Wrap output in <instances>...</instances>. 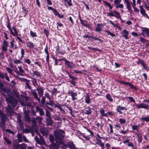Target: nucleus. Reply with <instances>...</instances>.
Masks as SVG:
<instances>
[{
    "instance_id": "obj_1",
    "label": "nucleus",
    "mask_w": 149,
    "mask_h": 149,
    "mask_svg": "<svg viewBox=\"0 0 149 149\" xmlns=\"http://www.w3.org/2000/svg\"><path fill=\"white\" fill-rule=\"evenodd\" d=\"M65 132L63 130L58 129L54 132V135L55 137L56 143L58 144H63V142L62 140L64 138V136L62 134H65Z\"/></svg>"
},
{
    "instance_id": "obj_2",
    "label": "nucleus",
    "mask_w": 149,
    "mask_h": 149,
    "mask_svg": "<svg viewBox=\"0 0 149 149\" xmlns=\"http://www.w3.org/2000/svg\"><path fill=\"white\" fill-rule=\"evenodd\" d=\"M6 100L8 102L10 103L13 107L16 105L17 101L11 96H9L6 98Z\"/></svg>"
},
{
    "instance_id": "obj_3",
    "label": "nucleus",
    "mask_w": 149,
    "mask_h": 149,
    "mask_svg": "<svg viewBox=\"0 0 149 149\" xmlns=\"http://www.w3.org/2000/svg\"><path fill=\"white\" fill-rule=\"evenodd\" d=\"M30 82H26V86L29 89H31V93L33 94V95L34 96V97L36 98L39 102L40 101V97L38 98V96L36 92L34 91H33L31 88V86L29 85Z\"/></svg>"
},
{
    "instance_id": "obj_4",
    "label": "nucleus",
    "mask_w": 149,
    "mask_h": 149,
    "mask_svg": "<svg viewBox=\"0 0 149 149\" xmlns=\"http://www.w3.org/2000/svg\"><path fill=\"white\" fill-rule=\"evenodd\" d=\"M35 139L38 144L42 145L44 144L45 143L44 139L42 136H40V139H39L37 136H36Z\"/></svg>"
},
{
    "instance_id": "obj_5",
    "label": "nucleus",
    "mask_w": 149,
    "mask_h": 149,
    "mask_svg": "<svg viewBox=\"0 0 149 149\" xmlns=\"http://www.w3.org/2000/svg\"><path fill=\"white\" fill-rule=\"evenodd\" d=\"M68 93L70 94L72 97V101L76 100L77 99L76 97L77 96V93H74L72 90H70L68 92Z\"/></svg>"
},
{
    "instance_id": "obj_6",
    "label": "nucleus",
    "mask_w": 149,
    "mask_h": 149,
    "mask_svg": "<svg viewBox=\"0 0 149 149\" xmlns=\"http://www.w3.org/2000/svg\"><path fill=\"white\" fill-rule=\"evenodd\" d=\"M137 108L138 109L142 108L146 109L149 107V105L145 103H142L140 104H136Z\"/></svg>"
},
{
    "instance_id": "obj_7",
    "label": "nucleus",
    "mask_w": 149,
    "mask_h": 149,
    "mask_svg": "<svg viewBox=\"0 0 149 149\" xmlns=\"http://www.w3.org/2000/svg\"><path fill=\"white\" fill-rule=\"evenodd\" d=\"M124 2L126 4V7L127 9L128 12H130L132 10L130 2L128 0H123Z\"/></svg>"
},
{
    "instance_id": "obj_8",
    "label": "nucleus",
    "mask_w": 149,
    "mask_h": 149,
    "mask_svg": "<svg viewBox=\"0 0 149 149\" xmlns=\"http://www.w3.org/2000/svg\"><path fill=\"white\" fill-rule=\"evenodd\" d=\"M36 111L39 112L40 116H44L45 115V113L43 109L39 106L36 107Z\"/></svg>"
},
{
    "instance_id": "obj_9",
    "label": "nucleus",
    "mask_w": 149,
    "mask_h": 149,
    "mask_svg": "<svg viewBox=\"0 0 149 149\" xmlns=\"http://www.w3.org/2000/svg\"><path fill=\"white\" fill-rule=\"evenodd\" d=\"M64 146L66 148L68 147L70 149H75L74 145L72 142H69L67 144H65Z\"/></svg>"
},
{
    "instance_id": "obj_10",
    "label": "nucleus",
    "mask_w": 149,
    "mask_h": 149,
    "mask_svg": "<svg viewBox=\"0 0 149 149\" xmlns=\"http://www.w3.org/2000/svg\"><path fill=\"white\" fill-rule=\"evenodd\" d=\"M40 132L44 136H47L49 134L48 130L46 128L42 127L40 129Z\"/></svg>"
},
{
    "instance_id": "obj_11",
    "label": "nucleus",
    "mask_w": 149,
    "mask_h": 149,
    "mask_svg": "<svg viewBox=\"0 0 149 149\" xmlns=\"http://www.w3.org/2000/svg\"><path fill=\"white\" fill-rule=\"evenodd\" d=\"M140 8V12L142 15L145 17L149 19V17L148 15L146 13V11L143 7L141 6H139Z\"/></svg>"
},
{
    "instance_id": "obj_12",
    "label": "nucleus",
    "mask_w": 149,
    "mask_h": 149,
    "mask_svg": "<svg viewBox=\"0 0 149 149\" xmlns=\"http://www.w3.org/2000/svg\"><path fill=\"white\" fill-rule=\"evenodd\" d=\"M122 34L123 36L126 39H128L129 38L128 36L129 35V32L125 29H124L122 32Z\"/></svg>"
},
{
    "instance_id": "obj_13",
    "label": "nucleus",
    "mask_w": 149,
    "mask_h": 149,
    "mask_svg": "<svg viewBox=\"0 0 149 149\" xmlns=\"http://www.w3.org/2000/svg\"><path fill=\"white\" fill-rule=\"evenodd\" d=\"M37 90L38 91V94L39 96L40 97L42 96L44 93L43 88L41 87L37 88Z\"/></svg>"
},
{
    "instance_id": "obj_14",
    "label": "nucleus",
    "mask_w": 149,
    "mask_h": 149,
    "mask_svg": "<svg viewBox=\"0 0 149 149\" xmlns=\"http://www.w3.org/2000/svg\"><path fill=\"white\" fill-rule=\"evenodd\" d=\"M65 63L70 68H73L74 66V65L72 63L65 60L64 59Z\"/></svg>"
},
{
    "instance_id": "obj_15",
    "label": "nucleus",
    "mask_w": 149,
    "mask_h": 149,
    "mask_svg": "<svg viewBox=\"0 0 149 149\" xmlns=\"http://www.w3.org/2000/svg\"><path fill=\"white\" fill-rule=\"evenodd\" d=\"M26 46L30 49L34 48V45L33 43L30 41L26 42Z\"/></svg>"
},
{
    "instance_id": "obj_16",
    "label": "nucleus",
    "mask_w": 149,
    "mask_h": 149,
    "mask_svg": "<svg viewBox=\"0 0 149 149\" xmlns=\"http://www.w3.org/2000/svg\"><path fill=\"white\" fill-rule=\"evenodd\" d=\"M91 109L89 107L85 108L84 111H85L84 113L85 114L87 115H89L91 113Z\"/></svg>"
},
{
    "instance_id": "obj_17",
    "label": "nucleus",
    "mask_w": 149,
    "mask_h": 149,
    "mask_svg": "<svg viewBox=\"0 0 149 149\" xmlns=\"http://www.w3.org/2000/svg\"><path fill=\"white\" fill-rule=\"evenodd\" d=\"M17 140L19 142H22L23 141V137L22 135L20 134L19 133L17 135Z\"/></svg>"
},
{
    "instance_id": "obj_18",
    "label": "nucleus",
    "mask_w": 149,
    "mask_h": 149,
    "mask_svg": "<svg viewBox=\"0 0 149 149\" xmlns=\"http://www.w3.org/2000/svg\"><path fill=\"white\" fill-rule=\"evenodd\" d=\"M53 11L55 15L58 16L60 18H61L63 17V15H60L56 9H54Z\"/></svg>"
},
{
    "instance_id": "obj_19",
    "label": "nucleus",
    "mask_w": 149,
    "mask_h": 149,
    "mask_svg": "<svg viewBox=\"0 0 149 149\" xmlns=\"http://www.w3.org/2000/svg\"><path fill=\"white\" fill-rule=\"evenodd\" d=\"M46 120L47 122V123L48 125H52V122L51 120V117L47 118Z\"/></svg>"
},
{
    "instance_id": "obj_20",
    "label": "nucleus",
    "mask_w": 149,
    "mask_h": 149,
    "mask_svg": "<svg viewBox=\"0 0 149 149\" xmlns=\"http://www.w3.org/2000/svg\"><path fill=\"white\" fill-rule=\"evenodd\" d=\"M13 146L14 149H19L20 148V144L13 143Z\"/></svg>"
},
{
    "instance_id": "obj_21",
    "label": "nucleus",
    "mask_w": 149,
    "mask_h": 149,
    "mask_svg": "<svg viewBox=\"0 0 149 149\" xmlns=\"http://www.w3.org/2000/svg\"><path fill=\"white\" fill-rule=\"evenodd\" d=\"M142 31L144 33H145L148 37H149V29L147 28H145L143 29Z\"/></svg>"
},
{
    "instance_id": "obj_22",
    "label": "nucleus",
    "mask_w": 149,
    "mask_h": 149,
    "mask_svg": "<svg viewBox=\"0 0 149 149\" xmlns=\"http://www.w3.org/2000/svg\"><path fill=\"white\" fill-rule=\"evenodd\" d=\"M106 98L110 102H112L113 101V99L111 97V95L108 94L106 96Z\"/></svg>"
},
{
    "instance_id": "obj_23",
    "label": "nucleus",
    "mask_w": 149,
    "mask_h": 149,
    "mask_svg": "<svg viewBox=\"0 0 149 149\" xmlns=\"http://www.w3.org/2000/svg\"><path fill=\"white\" fill-rule=\"evenodd\" d=\"M32 131V129L31 128L29 127V128H26L23 131L24 133H28L29 132H31Z\"/></svg>"
},
{
    "instance_id": "obj_24",
    "label": "nucleus",
    "mask_w": 149,
    "mask_h": 149,
    "mask_svg": "<svg viewBox=\"0 0 149 149\" xmlns=\"http://www.w3.org/2000/svg\"><path fill=\"white\" fill-rule=\"evenodd\" d=\"M85 102L87 104H89L90 102V97L88 95H87L85 97Z\"/></svg>"
},
{
    "instance_id": "obj_25",
    "label": "nucleus",
    "mask_w": 149,
    "mask_h": 149,
    "mask_svg": "<svg viewBox=\"0 0 149 149\" xmlns=\"http://www.w3.org/2000/svg\"><path fill=\"white\" fill-rule=\"evenodd\" d=\"M104 111V110L102 109L100 110V113L102 116L107 117V114L105 113Z\"/></svg>"
},
{
    "instance_id": "obj_26",
    "label": "nucleus",
    "mask_w": 149,
    "mask_h": 149,
    "mask_svg": "<svg viewBox=\"0 0 149 149\" xmlns=\"http://www.w3.org/2000/svg\"><path fill=\"white\" fill-rule=\"evenodd\" d=\"M66 73L68 74V75L69 77H70V78L71 79H72V81H74V80H76L77 79V77L73 76L71 75L68 72H67Z\"/></svg>"
},
{
    "instance_id": "obj_27",
    "label": "nucleus",
    "mask_w": 149,
    "mask_h": 149,
    "mask_svg": "<svg viewBox=\"0 0 149 149\" xmlns=\"http://www.w3.org/2000/svg\"><path fill=\"white\" fill-rule=\"evenodd\" d=\"M3 139L6 142L8 145H11L12 141L6 137H4Z\"/></svg>"
},
{
    "instance_id": "obj_28",
    "label": "nucleus",
    "mask_w": 149,
    "mask_h": 149,
    "mask_svg": "<svg viewBox=\"0 0 149 149\" xmlns=\"http://www.w3.org/2000/svg\"><path fill=\"white\" fill-rule=\"evenodd\" d=\"M101 25L99 24H97V26L95 30L96 31L98 32L101 31H102L101 28L100 26Z\"/></svg>"
},
{
    "instance_id": "obj_29",
    "label": "nucleus",
    "mask_w": 149,
    "mask_h": 149,
    "mask_svg": "<svg viewBox=\"0 0 149 149\" xmlns=\"http://www.w3.org/2000/svg\"><path fill=\"white\" fill-rule=\"evenodd\" d=\"M97 144L103 147L104 146V144L102 142V141L100 139H97Z\"/></svg>"
},
{
    "instance_id": "obj_30",
    "label": "nucleus",
    "mask_w": 149,
    "mask_h": 149,
    "mask_svg": "<svg viewBox=\"0 0 149 149\" xmlns=\"http://www.w3.org/2000/svg\"><path fill=\"white\" fill-rule=\"evenodd\" d=\"M104 2L106 6L108 7L110 9H111L112 8L113 6H111L110 4L109 3V2L106 1H104Z\"/></svg>"
},
{
    "instance_id": "obj_31",
    "label": "nucleus",
    "mask_w": 149,
    "mask_h": 149,
    "mask_svg": "<svg viewBox=\"0 0 149 149\" xmlns=\"http://www.w3.org/2000/svg\"><path fill=\"white\" fill-rule=\"evenodd\" d=\"M26 145L24 143L20 144V149H26Z\"/></svg>"
},
{
    "instance_id": "obj_32",
    "label": "nucleus",
    "mask_w": 149,
    "mask_h": 149,
    "mask_svg": "<svg viewBox=\"0 0 149 149\" xmlns=\"http://www.w3.org/2000/svg\"><path fill=\"white\" fill-rule=\"evenodd\" d=\"M137 136L138 137L137 140L138 142L139 143H140L142 141V136L141 134H137Z\"/></svg>"
},
{
    "instance_id": "obj_33",
    "label": "nucleus",
    "mask_w": 149,
    "mask_h": 149,
    "mask_svg": "<svg viewBox=\"0 0 149 149\" xmlns=\"http://www.w3.org/2000/svg\"><path fill=\"white\" fill-rule=\"evenodd\" d=\"M46 112L45 116L46 117H51V113L47 109H45Z\"/></svg>"
},
{
    "instance_id": "obj_34",
    "label": "nucleus",
    "mask_w": 149,
    "mask_h": 149,
    "mask_svg": "<svg viewBox=\"0 0 149 149\" xmlns=\"http://www.w3.org/2000/svg\"><path fill=\"white\" fill-rule=\"evenodd\" d=\"M6 115L3 113L0 115L1 119L2 121L5 120L6 119Z\"/></svg>"
},
{
    "instance_id": "obj_35",
    "label": "nucleus",
    "mask_w": 149,
    "mask_h": 149,
    "mask_svg": "<svg viewBox=\"0 0 149 149\" xmlns=\"http://www.w3.org/2000/svg\"><path fill=\"white\" fill-rule=\"evenodd\" d=\"M113 13H114L115 15H116L115 17L116 18H120V13L119 12L114 11H113Z\"/></svg>"
},
{
    "instance_id": "obj_36",
    "label": "nucleus",
    "mask_w": 149,
    "mask_h": 149,
    "mask_svg": "<svg viewBox=\"0 0 149 149\" xmlns=\"http://www.w3.org/2000/svg\"><path fill=\"white\" fill-rule=\"evenodd\" d=\"M141 120H144L146 121H149V117L146 116L145 117H142L141 118Z\"/></svg>"
},
{
    "instance_id": "obj_37",
    "label": "nucleus",
    "mask_w": 149,
    "mask_h": 149,
    "mask_svg": "<svg viewBox=\"0 0 149 149\" xmlns=\"http://www.w3.org/2000/svg\"><path fill=\"white\" fill-rule=\"evenodd\" d=\"M49 139L50 141L51 142H53L54 141V137L53 135H49Z\"/></svg>"
},
{
    "instance_id": "obj_38",
    "label": "nucleus",
    "mask_w": 149,
    "mask_h": 149,
    "mask_svg": "<svg viewBox=\"0 0 149 149\" xmlns=\"http://www.w3.org/2000/svg\"><path fill=\"white\" fill-rule=\"evenodd\" d=\"M14 40H13L12 41L10 42V46H9V47L10 48L12 49H14Z\"/></svg>"
},
{
    "instance_id": "obj_39",
    "label": "nucleus",
    "mask_w": 149,
    "mask_h": 149,
    "mask_svg": "<svg viewBox=\"0 0 149 149\" xmlns=\"http://www.w3.org/2000/svg\"><path fill=\"white\" fill-rule=\"evenodd\" d=\"M8 42L6 40H4L3 42V45L8 47Z\"/></svg>"
},
{
    "instance_id": "obj_40",
    "label": "nucleus",
    "mask_w": 149,
    "mask_h": 149,
    "mask_svg": "<svg viewBox=\"0 0 149 149\" xmlns=\"http://www.w3.org/2000/svg\"><path fill=\"white\" fill-rule=\"evenodd\" d=\"M124 7V6L122 4H116V8H123Z\"/></svg>"
},
{
    "instance_id": "obj_41",
    "label": "nucleus",
    "mask_w": 149,
    "mask_h": 149,
    "mask_svg": "<svg viewBox=\"0 0 149 149\" xmlns=\"http://www.w3.org/2000/svg\"><path fill=\"white\" fill-rule=\"evenodd\" d=\"M42 119L43 118H42L40 116H37L36 117V119L38 121L39 123L41 122Z\"/></svg>"
},
{
    "instance_id": "obj_42",
    "label": "nucleus",
    "mask_w": 149,
    "mask_h": 149,
    "mask_svg": "<svg viewBox=\"0 0 149 149\" xmlns=\"http://www.w3.org/2000/svg\"><path fill=\"white\" fill-rule=\"evenodd\" d=\"M91 38L92 39H93L95 40H97L99 42H102V41L101 39H100V38H95L94 37H91Z\"/></svg>"
},
{
    "instance_id": "obj_43",
    "label": "nucleus",
    "mask_w": 149,
    "mask_h": 149,
    "mask_svg": "<svg viewBox=\"0 0 149 149\" xmlns=\"http://www.w3.org/2000/svg\"><path fill=\"white\" fill-rule=\"evenodd\" d=\"M18 67L19 68V72H21V73H24V70L22 68V67L21 66H18Z\"/></svg>"
},
{
    "instance_id": "obj_44",
    "label": "nucleus",
    "mask_w": 149,
    "mask_h": 149,
    "mask_svg": "<svg viewBox=\"0 0 149 149\" xmlns=\"http://www.w3.org/2000/svg\"><path fill=\"white\" fill-rule=\"evenodd\" d=\"M119 121L120 123L122 124H124L126 122L125 120V119L121 118L119 119Z\"/></svg>"
},
{
    "instance_id": "obj_45",
    "label": "nucleus",
    "mask_w": 149,
    "mask_h": 149,
    "mask_svg": "<svg viewBox=\"0 0 149 149\" xmlns=\"http://www.w3.org/2000/svg\"><path fill=\"white\" fill-rule=\"evenodd\" d=\"M6 69L7 71L10 74H12L13 72L12 70L10 68L7 67Z\"/></svg>"
},
{
    "instance_id": "obj_46",
    "label": "nucleus",
    "mask_w": 149,
    "mask_h": 149,
    "mask_svg": "<svg viewBox=\"0 0 149 149\" xmlns=\"http://www.w3.org/2000/svg\"><path fill=\"white\" fill-rule=\"evenodd\" d=\"M107 16H111L115 17L116 16V15H115L114 13H113V11L112 12H110L109 13L107 14Z\"/></svg>"
},
{
    "instance_id": "obj_47",
    "label": "nucleus",
    "mask_w": 149,
    "mask_h": 149,
    "mask_svg": "<svg viewBox=\"0 0 149 149\" xmlns=\"http://www.w3.org/2000/svg\"><path fill=\"white\" fill-rule=\"evenodd\" d=\"M3 84L1 83H0V88L4 92H6V90L3 88Z\"/></svg>"
},
{
    "instance_id": "obj_48",
    "label": "nucleus",
    "mask_w": 149,
    "mask_h": 149,
    "mask_svg": "<svg viewBox=\"0 0 149 149\" xmlns=\"http://www.w3.org/2000/svg\"><path fill=\"white\" fill-rule=\"evenodd\" d=\"M33 74L36 76L37 77H40V74L37 72L34 71L33 72Z\"/></svg>"
},
{
    "instance_id": "obj_49",
    "label": "nucleus",
    "mask_w": 149,
    "mask_h": 149,
    "mask_svg": "<svg viewBox=\"0 0 149 149\" xmlns=\"http://www.w3.org/2000/svg\"><path fill=\"white\" fill-rule=\"evenodd\" d=\"M88 48L89 49L93 50H95V51H100V50L99 49H98L97 48H94V47H88Z\"/></svg>"
},
{
    "instance_id": "obj_50",
    "label": "nucleus",
    "mask_w": 149,
    "mask_h": 149,
    "mask_svg": "<svg viewBox=\"0 0 149 149\" xmlns=\"http://www.w3.org/2000/svg\"><path fill=\"white\" fill-rule=\"evenodd\" d=\"M13 29L14 31V36H17L18 35V33L17 32L15 28V27H13Z\"/></svg>"
},
{
    "instance_id": "obj_51",
    "label": "nucleus",
    "mask_w": 149,
    "mask_h": 149,
    "mask_svg": "<svg viewBox=\"0 0 149 149\" xmlns=\"http://www.w3.org/2000/svg\"><path fill=\"white\" fill-rule=\"evenodd\" d=\"M8 111L10 113H12L13 112V109L10 107H9L8 109Z\"/></svg>"
},
{
    "instance_id": "obj_52",
    "label": "nucleus",
    "mask_w": 149,
    "mask_h": 149,
    "mask_svg": "<svg viewBox=\"0 0 149 149\" xmlns=\"http://www.w3.org/2000/svg\"><path fill=\"white\" fill-rule=\"evenodd\" d=\"M134 12L138 13L139 12V10L136 7V6H132Z\"/></svg>"
},
{
    "instance_id": "obj_53",
    "label": "nucleus",
    "mask_w": 149,
    "mask_h": 149,
    "mask_svg": "<svg viewBox=\"0 0 149 149\" xmlns=\"http://www.w3.org/2000/svg\"><path fill=\"white\" fill-rule=\"evenodd\" d=\"M49 102L48 103V104L51 106H53L54 104L53 102L51 100L50 98L49 99Z\"/></svg>"
},
{
    "instance_id": "obj_54",
    "label": "nucleus",
    "mask_w": 149,
    "mask_h": 149,
    "mask_svg": "<svg viewBox=\"0 0 149 149\" xmlns=\"http://www.w3.org/2000/svg\"><path fill=\"white\" fill-rule=\"evenodd\" d=\"M1 48L2 49V52H6L7 50V47L3 46V45H2L1 46Z\"/></svg>"
},
{
    "instance_id": "obj_55",
    "label": "nucleus",
    "mask_w": 149,
    "mask_h": 149,
    "mask_svg": "<svg viewBox=\"0 0 149 149\" xmlns=\"http://www.w3.org/2000/svg\"><path fill=\"white\" fill-rule=\"evenodd\" d=\"M122 0H114V3L116 5L119 4L121 2Z\"/></svg>"
},
{
    "instance_id": "obj_56",
    "label": "nucleus",
    "mask_w": 149,
    "mask_h": 149,
    "mask_svg": "<svg viewBox=\"0 0 149 149\" xmlns=\"http://www.w3.org/2000/svg\"><path fill=\"white\" fill-rule=\"evenodd\" d=\"M112 37H114L115 36V35L113 33L111 32L108 31H106Z\"/></svg>"
},
{
    "instance_id": "obj_57",
    "label": "nucleus",
    "mask_w": 149,
    "mask_h": 149,
    "mask_svg": "<svg viewBox=\"0 0 149 149\" xmlns=\"http://www.w3.org/2000/svg\"><path fill=\"white\" fill-rule=\"evenodd\" d=\"M127 98H128L130 101L131 102H132L134 103H135V100H134L133 99V97H127Z\"/></svg>"
},
{
    "instance_id": "obj_58",
    "label": "nucleus",
    "mask_w": 149,
    "mask_h": 149,
    "mask_svg": "<svg viewBox=\"0 0 149 149\" xmlns=\"http://www.w3.org/2000/svg\"><path fill=\"white\" fill-rule=\"evenodd\" d=\"M127 146L128 147H131L132 148L134 147V146L133 143L130 142H129L127 144Z\"/></svg>"
},
{
    "instance_id": "obj_59",
    "label": "nucleus",
    "mask_w": 149,
    "mask_h": 149,
    "mask_svg": "<svg viewBox=\"0 0 149 149\" xmlns=\"http://www.w3.org/2000/svg\"><path fill=\"white\" fill-rule=\"evenodd\" d=\"M139 128L137 125H133L132 126V128L133 130H137Z\"/></svg>"
},
{
    "instance_id": "obj_60",
    "label": "nucleus",
    "mask_w": 149,
    "mask_h": 149,
    "mask_svg": "<svg viewBox=\"0 0 149 149\" xmlns=\"http://www.w3.org/2000/svg\"><path fill=\"white\" fill-rule=\"evenodd\" d=\"M120 105L119 106L117 107V108L116 109V111H117L118 112H119L120 114H121L122 113V112L120 111Z\"/></svg>"
},
{
    "instance_id": "obj_61",
    "label": "nucleus",
    "mask_w": 149,
    "mask_h": 149,
    "mask_svg": "<svg viewBox=\"0 0 149 149\" xmlns=\"http://www.w3.org/2000/svg\"><path fill=\"white\" fill-rule=\"evenodd\" d=\"M5 77L6 79V80L8 81H10V79L9 78L8 76L7 75V74L6 73H5Z\"/></svg>"
},
{
    "instance_id": "obj_62",
    "label": "nucleus",
    "mask_w": 149,
    "mask_h": 149,
    "mask_svg": "<svg viewBox=\"0 0 149 149\" xmlns=\"http://www.w3.org/2000/svg\"><path fill=\"white\" fill-rule=\"evenodd\" d=\"M138 63L141 64L142 66L145 63H144V61L141 60H139L138 61Z\"/></svg>"
},
{
    "instance_id": "obj_63",
    "label": "nucleus",
    "mask_w": 149,
    "mask_h": 149,
    "mask_svg": "<svg viewBox=\"0 0 149 149\" xmlns=\"http://www.w3.org/2000/svg\"><path fill=\"white\" fill-rule=\"evenodd\" d=\"M128 130H127L125 131L122 130L120 131V133L123 134H125L126 133L128 132Z\"/></svg>"
},
{
    "instance_id": "obj_64",
    "label": "nucleus",
    "mask_w": 149,
    "mask_h": 149,
    "mask_svg": "<svg viewBox=\"0 0 149 149\" xmlns=\"http://www.w3.org/2000/svg\"><path fill=\"white\" fill-rule=\"evenodd\" d=\"M14 62L15 64H19L21 63V61L19 60H15L14 61Z\"/></svg>"
}]
</instances>
